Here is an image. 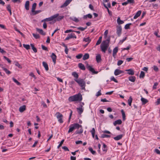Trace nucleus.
Segmentation results:
<instances>
[{"instance_id":"nucleus-1","label":"nucleus","mask_w":160,"mask_h":160,"mask_svg":"<svg viewBox=\"0 0 160 160\" xmlns=\"http://www.w3.org/2000/svg\"><path fill=\"white\" fill-rule=\"evenodd\" d=\"M82 100V95L80 93H79L72 96L69 97L68 100L70 102L76 101H81Z\"/></svg>"},{"instance_id":"nucleus-2","label":"nucleus","mask_w":160,"mask_h":160,"mask_svg":"<svg viewBox=\"0 0 160 160\" xmlns=\"http://www.w3.org/2000/svg\"><path fill=\"white\" fill-rule=\"evenodd\" d=\"M74 80L81 87V89L85 90V87L86 86V82L85 81L82 79L79 78L78 79H75Z\"/></svg>"},{"instance_id":"nucleus-3","label":"nucleus","mask_w":160,"mask_h":160,"mask_svg":"<svg viewBox=\"0 0 160 160\" xmlns=\"http://www.w3.org/2000/svg\"><path fill=\"white\" fill-rule=\"evenodd\" d=\"M56 114L57 115V118L58 119V121L61 123H62L63 122L62 120L63 115L59 112H57Z\"/></svg>"},{"instance_id":"nucleus-4","label":"nucleus","mask_w":160,"mask_h":160,"mask_svg":"<svg viewBox=\"0 0 160 160\" xmlns=\"http://www.w3.org/2000/svg\"><path fill=\"white\" fill-rule=\"evenodd\" d=\"M58 15H59V14L57 13L55 14L53 16H51L50 17L46 18L43 19V20L44 21V22L51 21L53 20L54 19L56 18L58 16Z\"/></svg>"},{"instance_id":"nucleus-5","label":"nucleus","mask_w":160,"mask_h":160,"mask_svg":"<svg viewBox=\"0 0 160 160\" xmlns=\"http://www.w3.org/2000/svg\"><path fill=\"white\" fill-rule=\"evenodd\" d=\"M122 28L121 26L118 25L117 27V33L118 37H120L122 33Z\"/></svg>"},{"instance_id":"nucleus-6","label":"nucleus","mask_w":160,"mask_h":160,"mask_svg":"<svg viewBox=\"0 0 160 160\" xmlns=\"http://www.w3.org/2000/svg\"><path fill=\"white\" fill-rule=\"evenodd\" d=\"M87 68L89 70L94 74H97L98 73V71H95L94 69L91 66L88 65V64H87Z\"/></svg>"},{"instance_id":"nucleus-7","label":"nucleus","mask_w":160,"mask_h":160,"mask_svg":"<svg viewBox=\"0 0 160 160\" xmlns=\"http://www.w3.org/2000/svg\"><path fill=\"white\" fill-rule=\"evenodd\" d=\"M74 38H77L76 35L74 33H71L70 34H68V36L65 39V40H68L69 39Z\"/></svg>"},{"instance_id":"nucleus-8","label":"nucleus","mask_w":160,"mask_h":160,"mask_svg":"<svg viewBox=\"0 0 160 160\" xmlns=\"http://www.w3.org/2000/svg\"><path fill=\"white\" fill-rule=\"evenodd\" d=\"M72 0H66L64 3L61 6V8H63L67 6Z\"/></svg>"},{"instance_id":"nucleus-9","label":"nucleus","mask_w":160,"mask_h":160,"mask_svg":"<svg viewBox=\"0 0 160 160\" xmlns=\"http://www.w3.org/2000/svg\"><path fill=\"white\" fill-rule=\"evenodd\" d=\"M123 72V71L121 70L118 69H116L114 71V74L115 76H117Z\"/></svg>"},{"instance_id":"nucleus-10","label":"nucleus","mask_w":160,"mask_h":160,"mask_svg":"<svg viewBox=\"0 0 160 160\" xmlns=\"http://www.w3.org/2000/svg\"><path fill=\"white\" fill-rule=\"evenodd\" d=\"M51 57L52 60L53 62L55 64L56 62V59L57 58L56 55L54 53H52Z\"/></svg>"},{"instance_id":"nucleus-11","label":"nucleus","mask_w":160,"mask_h":160,"mask_svg":"<svg viewBox=\"0 0 160 160\" xmlns=\"http://www.w3.org/2000/svg\"><path fill=\"white\" fill-rule=\"evenodd\" d=\"M72 125L74 128V129H79L80 128H82V126L81 125H79L78 123H75L73 124H72Z\"/></svg>"},{"instance_id":"nucleus-12","label":"nucleus","mask_w":160,"mask_h":160,"mask_svg":"<svg viewBox=\"0 0 160 160\" xmlns=\"http://www.w3.org/2000/svg\"><path fill=\"white\" fill-rule=\"evenodd\" d=\"M82 105H80V107L79 108H77L78 113L79 114H81L83 112V109L82 108Z\"/></svg>"},{"instance_id":"nucleus-13","label":"nucleus","mask_w":160,"mask_h":160,"mask_svg":"<svg viewBox=\"0 0 160 160\" xmlns=\"http://www.w3.org/2000/svg\"><path fill=\"white\" fill-rule=\"evenodd\" d=\"M126 71L128 72L127 73L129 75H132L134 74V71L132 69H127Z\"/></svg>"},{"instance_id":"nucleus-14","label":"nucleus","mask_w":160,"mask_h":160,"mask_svg":"<svg viewBox=\"0 0 160 160\" xmlns=\"http://www.w3.org/2000/svg\"><path fill=\"white\" fill-rule=\"evenodd\" d=\"M118 51V47H116L114 48L113 50V56L114 58H115V56L116 55Z\"/></svg>"},{"instance_id":"nucleus-15","label":"nucleus","mask_w":160,"mask_h":160,"mask_svg":"<svg viewBox=\"0 0 160 160\" xmlns=\"http://www.w3.org/2000/svg\"><path fill=\"white\" fill-rule=\"evenodd\" d=\"M25 8L27 10H29V1H26L25 4Z\"/></svg>"},{"instance_id":"nucleus-16","label":"nucleus","mask_w":160,"mask_h":160,"mask_svg":"<svg viewBox=\"0 0 160 160\" xmlns=\"http://www.w3.org/2000/svg\"><path fill=\"white\" fill-rule=\"evenodd\" d=\"M123 136V135L122 134H120L116 137H114L113 138L115 140L118 141L122 139Z\"/></svg>"},{"instance_id":"nucleus-17","label":"nucleus","mask_w":160,"mask_h":160,"mask_svg":"<svg viewBox=\"0 0 160 160\" xmlns=\"http://www.w3.org/2000/svg\"><path fill=\"white\" fill-rule=\"evenodd\" d=\"M25 110L26 106L25 105H23L22 106L20 107L19 108V111L21 112H23Z\"/></svg>"},{"instance_id":"nucleus-18","label":"nucleus","mask_w":160,"mask_h":160,"mask_svg":"<svg viewBox=\"0 0 160 160\" xmlns=\"http://www.w3.org/2000/svg\"><path fill=\"white\" fill-rule=\"evenodd\" d=\"M122 123V121L121 119H118L115 121L113 123L114 126H116L117 124L120 125Z\"/></svg>"},{"instance_id":"nucleus-19","label":"nucleus","mask_w":160,"mask_h":160,"mask_svg":"<svg viewBox=\"0 0 160 160\" xmlns=\"http://www.w3.org/2000/svg\"><path fill=\"white\" fill-rule=\"evenodd\" d=\"M36 30L37 32H39L41 34L43 35H45V33L44 32L43 30L42 29H40L38 28H36Z\"/></svg>"},{"instance_id":"nucleus-20","label":"nucleus","mask_w":160,"mask_h":160,"mask_svg":"<svg viewBox=\"0 0 160 160\" xmlns=\"http://www.w3.org/2000/svg\"><path fill=\"white\" fill-rule=\"evenodd\" d=\"M96 60L98 62H100L101 61V56L100 54H98L96 56Z\"/></svg>"},{"instance_id":"nucleus-21","label":"nucleus","mask_w":160,"mask_h":160,"mask_svg":"<svg viewBox=\"0 0 160 160\" xmlns=\"http://www.w3.org/2000/svg\"><path fill=\"white\" fill-rule=\"evenodd\" d=\"M128 79L131 82H134L136 80V77L135 76H130L128 77Z\"/></svg>"},{"instance_id":"nucleus-22","label":"nucleus","mask_w":160,"mask_h":160,"mask_svg":"<svg viewBox=\"0 0 160 160\" xmlns=\"http://www.w3.org/2000/svg\"><path fill=\"white\" fill-rule=\"evenodd\" d=\"M78 66L79 68L82 70H85V67L84 65L82 63H79L78 64Z\"/></svg>"},{"instance_id":"nucleus-23","label":"nucleus","mask_w":160,"mask_h":160,"mask_svg":"<svg viewBox=\"0 0 160 160\" xmlns=\"http://www.w3.org/2000/svg\"><path fill=\"white\" fill-rule=\"evenodd\" d=\"M141 100L142 102V105H144L148 102V101L147 99L142 97L141 98Z\"/></svg>"},{"instance_id":"nucleus-24","label":"nucleus","mask_w":160,"mask_h":160,"mask_svg":"<svg viewBox=\"0 0 160 160\" xmlns=\"http://www.w3.org/2000/svg\"><path fill=\"white\" fill-rule=\"evenodd\" d=\"M141 13V11H138L134 16L133 18L135 19L137 18L139 16H140Z\"/></svg>"},{"instance_id":"nucleus-25","label":"nucleus","mask_w":160,"mask_h":160,"mask_svg":"<svg viewBox=\"0 0 160 160\" xmlns=\"http://www.w3.org/2000/svg\"><path fill=\"white\" fill-rule=\"evenodd\" d=\"M89 58V55L88 53H85L83 56L82 59L84 60H85L88 59Z\"/></svg>"},{"instance_id":"nucleus-26","label":"nucleus","mask_w":160,"mask_h":160,"mask_svg":"<svg viewBox=\"0 0 160 160\" xmlns=\"http://www.w3.org/2000/svg\"><path fill=\"white\" fill-rule=\"evenodd\" d=\"M42 65H43V67H44L45 70L46 71H48V65L47 64V63L45 62H42Z\"/></svg>"},{"instance_id":"nucleus-27","label":"nucleus","mask_w":160,"mask_h":160,"mask_svg":"<svg viewBox=\"0 0 160 160\" xmlns=\"http://www.w3.org/2000/svg\"><path fill=\"white\" fill-rule=\"evenodd\" d=\"M108 47H106L105 46H103L101 45V48L102 52L104 53H105L106 51L107 50Z\"/></svg>"},{"instance_id":"nucleus-28","label":"nucleus","mask_w":160,"mask_h":160,"mask_svg":"<svg viewBox=\"0 0 160 160\" xmlns=\"http://www.w3.org/2000/svg\"><path fill=\"white\" fill-rule=\"evenodd\" d=\"M101 45L103 46H105L106 47H108L109 46V43L106 42L105 41H102Z\"/></svg>"},{"instance_id":"nucleus-29","label":"nucleus","mask_w":160,"mask_h":160,"mask_svg":"<svg viewBox=\"0 0 160 160\" xmlns=\"http://www.w3.org/2000/svg\"><path fill=\"white\" fill-rule=\"evenodd\" d=\"M117 22L119 25H120L123 24L124 23V21L121 20L120 17H118L117 19Z\"/></svg>"},{"instance_id":"nucleus-30","label":"nucleus","mask_w":160,"mask_h":160,"mask_svg":"<svg viewBox=\"0 0 160 160\" xmlns=\"http://www.w3.org/2000/svg\"><path fill=\"white\" fill-rule=\"evenodd\" d=\"M37 5V4L36 3H34L32 5V12H35V10L36 8V7Z\"/></svg>"},{"instance_id":"nucleus-31","label":"nucleus","mask_w":160,"mask_h":160,"mask_svg":"<svg viewBox=\"0 0 160 160\" xmlns=\"http://www.w3.org/2000/svg\"><path fill=\"white\" fill-rule=\"evenodd\" d=\"M2 69L7 74H9L11 73V72L9 70H8L7 69L5 68L4 67H2Z\"/></svg>"},{"instance_id":"nucleus-32","label":"nucleus","mask_w":160,"mask_h":160,"mask_svg":"<svg viewBox=\"0 0 160 160\" xmlns=\"http://www.w3.org/2000/svg\"><path fill=\"white\" fill-rule=\"evenodd\" d=\"M121 112H122V120L123 121H124V120H125L126 119V118H125L126 115H125V112L122 109L121 110Z\"/></svg>"},{"instance_id":"nucleus-33","label":"nucleus","mask_w":160,"mask_h":160,"mask_svg":"<svg viewBox=\"0 0 160 160\" xmlns=\"http://www.w3.org/2000/svg\"><path fill=\"white\" fill-rule=\"evenodd\" d=\"M74 129H74V128L72 126L71 124L69 126V128L68 131V132L70 133L71 132H72Z\"/></svg>"},{"instance_id":"nucleus-34","label":"nucleus","mask_w":160,"mask_h":160,"mask_svg":"<svg viewBox=\"0 0 160 160\" xmlns=\"http://www.w3.org/2000/svg\"><path fill=\"white\" fill-rule=\"evenodd\" d=\"M83 132V130L82 128H81L79 130H78L74 132V134H81Z\"/></svg>"},{"instance_id":"nucleus-35","label":"nucleus","mask_w":160,"mask_h":160,"mask_svg":"<svg viewBox=\"0 0 160 160\" xmlns=\"http://www.w3.org/2000/svg\"><path fill=\"white\" fill-rule=\"evenodd\" d=\"M30 45L34 52L35 53L37 52V48L35 47L34 45L32 44H31Z\"/></svg>"},{"instance_id":"nucleus-36","label":"nucleus","mask_w":160,"mask_h":160,"mask_svg":"<svg viewBox=\"0 0 160 160\" xmlns=\"http://www.w3.org/2000/svg\"><path fill=\"white\" fill-rule=\"evenodd\" d=\"M132 99L131 96H130L128 100V102L129 106H131V104L132 102Z\"/></svg>"},{"instance_id":"nucleus-37","label":"nucleus","mask_w":160,"mask_h":160,"mask_svg":"<svg viewBox=\"0 0 160 160\" xmlns=\"http://www.w3.org/2000/svg\"><path fill=\"white\" fill-rule=\"evenodd\" d=\"M64 17L63 16H60L59 15L56 18L57 21H59L63 19L64 18Z\"/></svg>"},{"instance_id":"nucleus-38","label":"nucleus","mask_w":160,"mask_h":160,"mask_svg":"<svg viewBox=\"0 0 160 160\" xmlns=\"http://www.w3.org/2000/svg\"><path fill=\"white\" fill-rule=\"evenodd\" d=\"M72 75L74 77L76 78L75 79H78V75L76 72H73L72 73Z\"/></svg>"},{"instance_id":"nucleus-39","label":"nucleus","mask_w":160,"mask_h":160,"mask_svg":"<svg viewBox=\"0 0 160 160\" xmlns=\"http://www.w3.org/2000/svg\"><path fill=\"white\" fill-rule=\"evenodd\" d=\"M70 19L77 22H79V20L76 17H70Z\"/></svg>"},{"instance_id":"nucleus-40","label":"nucleus","mask_w":160,"mask_h":160,"mask_svg":"<svg viewBox=\"0 0 160 160\" xmlns=\"http://www.w3.org/2000/svg\"><path fill=\"white\" fill-rule=\"evenodd\" d=\"M93 138H94L95 130L94 128H93L92 130L90 131Z\"/></svg>"},{"instance_id":"nucleus-41","label":"nucleus","mask_w":160,"mask_h":160,"mask_svg":"<svg viewBox=\"0 0 160 160\" xmlns=\"http://www.w3.org/2000/svg\"><path fill=\"white\" fill-rule=\"evenodd\" d=\"M83 41L85 42H88V43H89L91 42V40L89 37H88L87 38H84L83 39Z\"/></svg>"},{"instance_id":"nucleus-42","label":"nucleus","mask_w":160,"mask_h":160,"mask_svg":"<svg viewBox=\"0 0 160 160\" xmlns=\"http://www.w3.org/2000/svg\"><path fill=\"white\" fill-rule=\"evenodd\" d=\"M131 25H132L131 23H129L126 24L124 27L125 29H129L130 28V26Z\"/></svg>"},{"instance_id":"nucleus-43","label":"nucleus","mask_w":160,"mask_h":160,"mask_svg":"<svg viewBox=\"0 0 160 160\" xmlns=\"http://www.w3.org/2000/svg\"><path fill=\"white\" fill-rule=\"evenodd\" d=\"M145 76V73L144 72L141 71L140 75H139V78H143Z\"/></svg>"},{"instance_id":"nucleus-44","label":"nucleus","mask_w":160,"mask_h":160,"mask_svg":"<svg viewBox=\"0 0 160 160\" xmlns=\"http://www.w3.org/2000/svg\"><path fill=\"white\" fill-rule=\"evenodd\" d=\"M23 47L27 50H28L30 49V47L29 45L23 44Z\"/></svg>"},{"instance_id":"nucleus-45","label":"nucleus","mask_w":160,"mask_h":160,"mask_svg":"<svg viewBox=\"0 0 160 160\" xmlns=\"http://www.w3.org/2000/svg\"><path fill=\"white\" fill-rule=\"evenodd\" d=\"M12 80H13V81L15 82L18 85H20L21 84V83L19 82L15 78H12Z\"/></svg>"},{"instance_id":"nucleus-46","label":"nucleus","mask_w":160,"mask_h":160,"mask_svg":"<svg viewBox=\"0 0 160 160\" xmlns=\"http://www.w3.org/2000/svg\"><path fill=\"white\" fill-rule=\"evenodd\" d=\"M103 6L104 7L107 9L108 11V13L109 15L111 14H112V12L109 11V9H108V7H107V6L104 3H103Z\"/></svg>"},{"instance_id":"nucleus-47","label":"nucleus","mask_w":160,"mask_h":160,"mask_svg":"<svg viewBox=\"0 0 160 160\" xmlns=\"http://www.w3.org/2000/svg\"><path fill=\"white\" fill-rule=\"evenodd\" d=\"M88 149L89 151L91 152L92 153V154H94L96 153L95 151L93 150L92 148H89Z\"/></svg>"},{"instance_id":"nucleus-48","label":"nucleus","mask_w":160,"mask_h":160,"mask_svg":"<svg viewBox=\"0 0 160 160\" xmlns=\"http://www.w3.org/2000/svg\"><path fill=\"white\" fill-rule=\"evenodd\" d=\"M110 136L108 135L105 134H102L101 138H110Z\"/></svg>"},{"instance_id":"nucleus-49","label":"nucleus","mask_w":160,"mask_h":160,"mask_svg":"<svg viewBox=\"0 0 160 160\" xmlns=\"http://www.w3.org/2000/svg\"><path fill=\"white\" fill-rule=\"evenodd\" d=\"M32 35H33V36L36 39H38L40 38V36L38 34H36L35 33H33Z\"/></svg>"},{"instance_id":"nucleus-50","label":"nucleus","mask_w":160,"mask_h":160,"mask_svg":"<svg viewBox=\"0 0 160 160\" xmlns=\"http://www.w3.org/2000/svg\"><path fill=\"white\" fill-rule=\"evenodd\" d=\"M15 65L20 68H22V67L18 62H15Z\"/></svg>"},{"instance_id":"nucleus-51","label":"nucleus","mask_w":160,"mask_h":160,"mask_svg":"<svg viewBox=\"0 0 160 160\" xmlns=\"http://www.w3.org/2000/svg\"><path fill=\"white\" fill-rule=\"evenodd\" d=\"M87 28V27H86L85 28H83V27H78L77 28V29L78 30H80L81 31H84V30H85Z\"/></svg>"},{"instance_id":"nucleus-52","label":"nucleus","mask_w":160,"mask_h":160,"mask_svg":"<svg viewBox=\"0 0 160 160\" xmlns=\"http://www.w3.org/2000/svg\"><path fill=\"white\" fill-rule=\"evenodd\" d=\"M64 139H63L60 142V143L57 147L59 149V148L62 145L64 142Z\"/></svg>"},{"instance_id":"nucleus-53","label":"nucleus","mask_w":160,"mask_h":160,"mask_svg":"<svg viewBox=\"0 0 160 160\" xmlns=\"http://www.w3.org/2000/svg\"><path fill=\"white\" fill-rule=\"evenodd\" d=\"M128 3L130 4H133L134 3L135 1L134 0H127Z\"/></svg>"},{"instance_id":"nucleus-54","label":"nucleus","mask_w":160,"mask_h":160,"mask_svg":"<svg viewBox=\"0 0 160 160\" xmlns=\"http://www.w3.org/2000/svg\"><path fill=\"white\" fill-rule=\"evenodd\" d=\"M111 81H114L115 82H118V81L113 76L111 77Z\"/></svg>"},{"instance_id":"nucleus-55","label":"nucleus","mask_w":160,"mask_h":160,"mask_svg":"<svg viewBox=\"0 0 160 160\" xmlns=\"http://www.w3.org/2000/svg\"><path fill=\"white\" fill-rule=\"evenodd\" d=\"M3 58L6 60L9 63H11V61L10 59H9V58H7L5 56H4Z\"/></svg>"},{"instance_id":"nucleus-56","label":"nucleus","mask_w":160,"mask_h":160,"mask_svg":"<svg viewBox=\"0 0 160 160\" xmlns=\"http://www.w3.org/2000/svg\"><path fill=\"white\" fill-rule=\"evenodd\" d=\"M123 62V61L121 60H119L118 61L117 63V65L118 66H120L121 65Z\"/></svg>"},{"instance_id":"nucleus-57","label":"nucleus","mask_w":160,"mask_h":160,"mask_svg":"<svg viewBox=\"0 0 160 160\" xmlns=\"http://www.w3.org/2000/svg\"><path fill=\"white\" fill-rule=\"evenodd\" d=\"M82 54H78L76 56V58L78 59H80L82 57Z\"/></svg>"},{"instance_id":"nucleus-58","label":"nucleus","mask_w":160,"mask_h":160,"mask_svg":"<svg viewBox=\"0 0 160 160\" xmlns=\"http://www.w3.org/2000/svg\"><path fill=\"white\" fill-rule=\"evenodd\" d=\"M72 110H71V112H70V114L69 115V117L68 121V123H69L70 122V120L71 118V116H72Z\"/></svg>"},{"instance_id":"nucleus-59","label":"nucleus","mask_w":160,"mask_h":160,"mask_svg":"<svg viewBox=\"0 0 160 160\" xmlns=\"http://www.w3.org/2000/svg\"><path fill=\"white\" fill-rule=\"evenodd\" d=\"M158 82H155L154 83L153 86V89H156L157 88L156 87L158 85Z\"/></svg>"},{"instance_id":"nucleus-60","label":"nucleus","mask_w":160,"mask_h":160,"mask_svg":"<svg viewBox=\"0 0 160 160\" xmlns=\"http://www.w3.org/2000/svg\"><path fill=\"white\" fill-rule=\"evenodd\" d=\"M127 38V37H125V38H123L122 40H120L119 43L121 44H122L126 39Z\"/></svg>"},{"instance_id":"nucleus-61","label":"nucleus","mask_w":160,"mask_h":160,"mask_svg":"<svg viewBox=\"0 0 160 160\" xmlns=\"http://www.w3.org/2000/svg\"><path fill=\"white\" fill-rule=\"evenodd\" d=\"M41 46H42V48L43 50H46V51H48V48L44 46L43 45H42Z\"/></svg>"},{"instance_id":"nucleus-62","label":"nucleus","mask_w":160,"mask_h":160,"mask_svg":"<svg viewBox=\"0 0 160 160\" xmlns=\"http://www.w3.org/2000/svg\"><path fill=\"white\" fill-rule=\"evenodd\" d=\"M42 105L45 108H47V106L46 104L45 103V102L43 101L42 102Z\"/></svg>"},{"instance_id":"nucleus-63","label":"nucleus","mask_w":160,"mask_h":160,"mask_svg":"<svg viewBox=\"0 0 160 160\" xmlns=\"http://www.w3.org/2000/svg\"><path fill=\"white\" fill-rule=\"evenodd\" d=\"M153 69L156 72H158V67L156 66H153Z\"/></svg>"},{"instance_id":"nucleus-64","label":"nucleus","mask_w":160,"mask_h":160,"mask_svg":"<svg viewBox=\"0 0 160 160\" xmlns=\"http://www.w3.org/2000/svg\"><path fill=\"white\" fill-rule=\"evenodd\" d=\"M62 148L65 151H69L68 148L66 146H63L62 147Z\"/></svg>"}]
</instances>
